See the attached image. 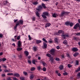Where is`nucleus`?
I'll return each instance as SVG.
<instances>
[{"label": "nucleus", "instance_id": "28", "mask_svg": "<svg viewBox=\"0 0 80 80\" xmlns=\"http://www.w3.org/2000/svg\"><path fill=\"white\" fill-rule=\"evenodd\" d=\"M33 75H31L30 76V79H31V80H32V79H33Z\"/></svg>", "mask_w": 80, "mask_h": 80}, {"label": "nucleus", "instance_id": "56", "mask_svg": "<svg viewBox=\"0 0 80 80\" xmlns=\"http://www.w3.org/2000/svg\"><path fill=\"white\" fill-rule=\"evenodd\" d=\"M6 58H2V61L3 62H4V61H5V60H6Z\"/></svg>", "mask_w": 80, "mask_h": 80}, {"label": "nucleus", "instance_id": "38", "mask_svg": "<svg viewBox=\"0 0 80 80\" xmlns=\"http://www.w3.org/2000/svg\"><path fill=\"white\" fill-rule=\"evenodd\" d=\"M33 50L35 51L37 50V48L36 47H33Z\"/></svg>", "mask_w": 80, "mask_h": 80}, {"label": "nucleus", "instance_id": "31", "mask_svg": "<svg viewBox=\"0 0 80 80\" xmlns=\"http://www.w3.org/2000/svg\"><path fill=\"white\" fill-rule=\"evenodd\" d=\"M37 68L39 71H40V70H42V68H41L40 66L38 67H37Z\"/></svg>", "mask_w": 80, "mask_h": 80}, {"label": "nucleus", "instance_id": "4", "mask_svg": "<svg viewBox=\"0 0 80 80\" xmlns=\"http://www.w3.org/2000/svg\"><path fill=\"white\" fill-rule=\"evenodd\" d=\"M18 47H22V42L20 41H18Z\"/></svg>", "mask_w": 80, "mask_h": 80}, {"label": "nucleus", "instance_id": "21", "mask_svg": "<svg viewBox=\"0 0 80 80\" xmlns=\"http://www.w3.org/2000/svg\"><path fill=\"white\" fill-rule=\"evenodd\" d=\"M78 55V52H76L74 54L73 56L74 57H77V55Z\"/></svg>", "mask_w": 80, "mask_h": 80}, {"label": "nucleus", "instance_id": "20", "mask_svg": "<svg viewBox=\"0 0 80 80\" xmlns=\"http://www.w3.org/2000/svg\"><path fill=\"white\" fill-rule=\"evenodd\" d=\"M22 48H19L17 49V50L18 51H20L22 50Z\"/></svg>", "mask_w": 80, "mask_h": 80}, {"label": "nucleus", "instance_id": "7", "mask_svg": "<svg viewBox=\"0 0 80 80\" xmlns=\"http://www.w3.org/2000/svg\"><path fill=\"white\" fill-rule=\"evenodd\" d=\"M51 25V24L50 23H47L45 24V27L46 28H47V27H50V25Z\"/></svg>", "mask_w": 80, "mask_h": 80}, {"label": "nucleus", "instance_id": "59", "mask_svg": "<svg viewBox=\"0 0 80 80\" xmlns=\"http://www.w3.org/2000/svg\"><path fill=\"white\" fill-rule=\"evenodd\" d=\"M14 23H15V22H17L18 21V19H16V20L14 19Z\"/></svg>", "mask_w": 80, "mask_h": 80}, {"label": "nucleus", "instance_id": "5", "mask_svg": "<svg viewBox=\"0 0 80 80\" xmlns=\"http://www.w3.org/2000/svg\"><path fill=\"white\" fill-rule=\"evenodd\" d=\"M61 37H62L63 38H64V39L66 38V37H69V36L68 35H64V34H62L61 35Z\"/></svg>", "mask_w": 80, "mask_h": 80}, {"label": "nucleus", "instance_id": "16", "mask_svg": "<svg viewBox=\"0 0 80 80\" xmlns=\"http://www.w3.org/2000/svg\"><path fill=\"white\" fill-rule=\"evenodd\" d=\"M38 61L37 60H33L32 61V63L33 64H35V62H37Z\"/></svg>", "mask_w": 80, "mask_h": 80}, {"label": "nucleus", "instance_id": "49", "mask_svg": "<svg viewBox=\"0 0 80 80\" xmlns=\"http://www.w3.org/2000/svg\"><path fill=\"white\" fill-rule=\"evenodd\" d=\"M77 77H79V78H80V73H78L77 75Z\"/></svg>", "mask_w": 80, "mask_h": 80}, {"label": "nucleus", "instance_id": "25", "mask_svg": "<svg viewBox=\"0 0 80 80\" xmlns=\"http://www.w3.org/2000/svg\"><path fill=\"white\" fill-rule=\"evenodd\" d=\"M60 70H62L63 68V66L62 65H60V66H59V67Z\"/></svg>", "mask_w": 80, "mask_h": 80}, {"label": "nucleus", "instance_id": "13", "mask_svg": "<svg viewBox=\"0 0 80 80\" xmlns=\"http://www.w3.org/2000/svg\"><path fill=\"white\" fill-rule=\"evenodd\" d=\"M72 50L74 52H77V51H78V49L77 48H73L72 49Z\"/></svg>", "mask_w": 80, "mask_h": 80}, {"label": "nucleus", "instance_id": "39", "mask_svg": "<svg viewBox=\"0 0 80 80\" xmlns=\"http://www.w3.org/2000/svg\"><path fill=\"white\" fill-rule=\"evenodd\" d=\"M42 40L44 41V42H46V43H47V41L46 40V39H45L44 38H43L42 39Z\"/></svg>", "mask_w": 80, "mask_h": 80}, {"label": "nucleus", "instance_id": "18", "mask_svg": "<svg viewBox=\"0 0 80 80\" xmlns=\"http://www.w3.org/2000/svg\"><path fill=\"white\" fill-rule=\"evenodd\" d=\"M70 24V22H65V25H67V26H68Z\"/></svg>", "mask_w": 80, "mask_h": 80}, {"label": "nucleus", "instance_id": "60", "mask_svg": "<svg viewBox=\"0 0 80 80\" xmlns=\"http://www.w3.org/2000/svg\"><path fill=\"white\" fill-rule=\"evenodd\" d=\"M2 66L4 68H6L7 66H6L5 65H2Z\"/></svg>", "mask_w": 80, "mask_h": 80}, {"label": "nucleus", "instance_id": "54", "mask_svg": "<svg viewBox=\"0 0 80 80\" xmlns=\"http://www.w3.org/2000/svg\"><path fill=\"white\" fill-rule=\"evenodd\" d=\"M49 42L51 43H53V41L52 40H50L49 41Z\"/></svg>", "mask_w": 80, "mask_h": 80}, {"label": "nucleus", "instance_id": "27", "mask_svg": "<svg viewBox=\"0 0 80 80\" xmlns=\"http://www.w3.org/2000/svg\"><path fill=\"white\" fill-rule=\"evenodd\" d=\"M8 3V2L7 1H4L3 2V4L4 5H6V4H7Z\"/></svg>", "mask_w": 80, "mask_h": 80}, {"label": "nucleus", "instance_id": "51", "mask_svg": "<svg viewBox=\"0 0 80 80\" xmlns=\"http://www.w3.org/2000/svg\"><path fill=\"white\" fill-rule=\"evenodd\" d=\"M42 70H43L44 72H45V71H46V68H43Z\"/></svg>", "mask_w": 80, "mask_h": 80}, {"label": "nucleus", "instance_id": "6", "mask_svg": "<svg viewBox=\"0 0 80 80\" xmlns=\"http://www.w3.org/2000/svg\"><path fill=\"white\" fill-rule=\"evenodd\" d=\"M14 76H15V77H20V74L18 73H15L14 74Z\"/></svg>", "mask_w": 80, "mask_h": 80}, {"label": "nucleus", "instance_id": "52", "mask_svg": "<svg viewBox=\"0 0 80 80\" xmlns=\"http://www.w3.org/2000/svg\"><path fill=\"white\" fill-rule=\"evenodd\" d=\"M14 39L15 40H17V36H15L14 37Z\"/></svg>", "mask_w": 80, "mask_h": 80}, {"label": "nucleus", "instance_id": "22", "mask_svg": "<svg viewBox=\"0 0 80 80\" xmlns=\"http://www.w3.org/2000/svg\"><path fill=\"white\" fill-rule=\"evenodd\" d=\"M43 15H48V12H43Z\"/></svg>", "mask_w": 80, "mask_h": 80}, {"label": "nucleus", "instance_id": "62", "mask_svg": "<svg viewBox=\"0 0 80 80\" xmlns=\"http://www.w3.org/2000/svg\"><path fill=\"white\" fill-rule=\"evenodd\" d=\"M3 55V52H0V56H1Z\"/></svg>", "mask_w": 80, "mask_h": 80}, {"label": "nucleus", "instance_id": "24", "mask_svg": "<svg viewBox=\"0 0 80 80\" xmlns=\"http://www.w3.org/2000/svg\"><path fill=\"white\" fill-rule=\"evenodd\" d=\"M63 43H64V44H65L66 45H67V44L68 43L67 41L66 40H64L63 42Z\"/></svg>", "mask_w": 80, "mask_h": 80}, {"label": "nucleus", "instance_id": "37", "mask_svg": "<svg viewBox=\"0 0 80 80\" xmlns=\"http://www.w3.org/2000/svg\"><path fill=\"white\" fill-rule=\"evenodd\" d=\"M69 25L70 27H72V26H73V23L72 22H69Z\"/></svg>", "mask_w": 80, "mask_h": 80}, {"label": "nucleus", "instance_id": "40", "mask_svg": "<svg viewBox=\"0 0 80 80\" xmlns=\"http://www.w3.org/2000/svg\"><path fill=\"white\" fill-rule=\"evenodd\" d=\"M23 74H24V75H27V72H23Z\"/></svg>", "mask_w": 80, "mask_h": 80}, {"label": "nucleus", "instance_id": "58", "mask_svg": "<svg viewBox=\"0 0 80 80\" xmlns=\"http://www.w3.org/2000/svg\"><path fill=\"white\" fill-rule=\"evenodd\" d=\"M3 37V35L2 34H0V38H2Z\"/></svg>", "mask_w": 80, "mask_h": 80}, {"label": "nucleus", "instance_id": "57", "mask_svg": "<svg viewBox=\"0 0 80 80\" xmlns=\"http://www.w3.org/2000/svg\"><path fill=\"white\" fill-rule=\"evenodd\" d=\"M63 75H68L67 73L64 72V73H63Z\"/></svg>", "mask_w": 80, "mask_h": 80}, {"label": "nucleus", "instance_id": "61", "mask_svg": "<svg viewBox=\"0 0 80 80\" xmlns=\"http://www.w3.org/2000/svg\"><path fill=\"white\" fill-rule=\"evenodd\" d=\"M20 79H21V80H24V78L22 77H21L20 78Z\"/></svg>", "mask_w": 80, "mask_h": 80}, {"label": "nucleus", "instance_id": "42", "mask_svg": "<svg viewBox=\"0 0 80 80\" xmlns=\"http://www.w3.org/2000/svg\"><path fill=\"white\" fill-rule=\"evenodd\" d=\"M17 39L18 40L20 39V36H18L17 37Z\"/></svg>", "mask_w": 80, "mask_h": 80}, {"label": "nucleus", "instance_id": "23", "mask_svg": "<svg viewBox=\"0 0 80 80\" xmlns=\"http://www.w3.org/2000/svg\"><path fill=\"white\" fill-rule=\"evenodd\" d=\"M43 45H44V48H47V44L45 43V42H44L43 43Z\"/></svg>", "mask_w": 80, "mask_h": 80}, {"label": "nucleus", "instance_id": "2", "mask_svg": "<svg viewBox=\"0 0 80 80\" xmlns=\"http://www.w3.org/2000/svg\"><path fill=\"white\" fill-rule=\"evenodd\" d=\"M50 53L51 54V55H55V50H54V49H52L50 50Z\"/></svg>", "mask_w": 80, "mask_h": 80}, {"label": "nucleus", "instance_id": "50", "mask_svg": "<svg viewBox=\"0 0 80 80\" xmlns=\"http://www.w3.org/2000/svg\"><path fill=\"white\" fill-rule=\"evenodd\" d=\"M76 35L77 36H80V32L76 34Z\"/></svg>", "mask_w": 80, "mask_h": 80}, {"label": "nucleus", "instance_id": "46", "mask_svg": "<svg viewBox=\"0 0 80 80\" xmlns=\"http://www.w3.org/2000/svg\"><path fill=\"white\" fill-rule=\"evenodd\" d=\"M13 80H18L15 77H14L13 78Z\"/></svg>", "mask_w": 80, "mask_h": 80}, {"label": "nucleus", "instance_id": "19", "mask_svg": "<svg viewBox=\"0 0 80 80\" xmlns=\"http://www.w3.org/2000/svg\"><path fill=\"white\" fill-rule=\"evenodd\" d=\"M74 40H76V41H78V40H79V38H78L75 37H74Z\"/></svg>", "mask_w": 80, "mask_h": 80}, {"label": "nucleus", "instance_id": "29", "mask_svg": "<svg viewBox=\"0 0 80 80\" xmlns=\"http://www.w3.org/2000/svg\"><path fill=\"white\" fill-rule=\"evenodd\" d=\"M42 17H43V18H47V17H46V16H45V15L42 14Z\"/></svg>", "mask_w": 80, "mask_h": 80}, {"label": "nucleus", "instance_id": "3", "mask_svg": "<svg viewBox=\"0 0 80 80\" xmlns=\"http://www.w3.org/2000/svg\"><path fill=\"white\" fill-rule=\"evenodd\" d=\"M78 27H79V23H77L74 27V29H77Z\"/></svg>", "mask_w": 80, "mask_h": 80}, {"label": "nucleus", "instance_id": "64", "mask_svg": "<svg viewBox=\"0 0 80 80\" xmlns=\"http://www.w3.org/2000/svg\"><path fill=\"white\" fill-rule=\"evenodd\" d=\"M8 80H12V79L10 78H8Z\"/></svg>", "mask_w": 80, "mask_h": 80}, {"label": "nucleus", "instance_id": "8", "mask_svg": "<svg viewBox=\"0 0 80 80\" xmlns=\"http://www.w3.org/2000/svg\"><path fill=\"white\" fill-rule=\"evenodd\" d=\"M58 33H59V34L62 33V34H63V33H64V31H63L62 30H59V31H58Z\"/></svg>", "mask_w": 80, "mask_h": 80}, {"label": "nucleus", "instance_id": "47", "mask_svg": "<svg viewBox=\"0 0 80 80\" xmlns=\"http://www.w3.org/2000/svg\"><path fill=\"white\" fill-rule=\"evenodd\" d=\"M28 37L29 38V40H32V38H31V37L30 36V35H29L28 36Z\"/></svg>", "mask_w": 80, "mask_h": 80}, {"label": "nucleus", "instance_id": "41", "mask_svg": "<svg viewBox=\"0 0 80 80\" xmlns=\"http://www.w3.org/2000/svg\"><path fill=\"white\" fill-rule=\"evenodd\" d=\"M47 57H51V55H50V54H47Z\"/></svg>", "mask_w": 80, "mask_h": 80}, {"label": "nucleus", "instance_id": "53", "mask_svg": "<svg viewBox=\"0 0 80 80\" xmlns=\"http://www.w3.org/2000/svg\"><path fill=\"white\" fill-rule=\"evenodd\" d=\"M5 72H9V71L8 70H7V69H6L4 70Z\"/></svg>", "mask_w": 80, "mask_h": 80}, {"label": "nucleus", "instance_id": "10", "mask_svg": "<svg viewBox=\"0 0 80 80\" xmlns=\"http://www.w3.org/2000/svg\"><path fill=\"white\" fill-rule=\"evenodd\" d=\"M18 57H19V58L20 59L22 58V54H18Z\"/></svg>", "mask_w": 80, "mask_h": 80}, {"label": "nucleus", "instance_id": "55", "mask_svg": "<svg viewBox=\"0 0 80 80\" xmlns=\"http://www.w3.org/2000/svg\"><path fill=\"white\" fill-rule=\"evenodd\" d=\"M56 60H57V61H59L60 60V59H59L58 58H56L55 59Z\"/></svg>", "mask_w": 80, "mask_h": 80}, {"label": "nucleus", "instance_id": "32", "mask_svg": "<svg viewBox=\"0 0 80 80\" xmlns=\"http://www.w3.org/2000/svg\"><path fill=\"white\" fill-rule=\"evenodd\" d=\"M68 68H70L71 67H72V65L71 64H69L68 65Z\"/></svg>", "mask_w": 80, "mask_h": 80}, {"label": "nucleus", "instance_id": "34", "mask_svg": "<svg viewBox=\"0 0 80 80\" xmlns=\"http://www.w3.org/2000/svg\"><path fill=\"white\" fill-rule=\"evenodd\" d=\"M80 71V68H78V69L76 70V72H77Z\"/></svg>", "mask_w": 80, "mask_h": 80}, {"label": "nucleus", "instance_id": "14", "mask_svg": "<svg viewBox=\"0 0 80 80\" xmlns=\"http://www.w3.org/2000/svg\"><path fill=\"white\" fill-rule=\"evenodd\" d=\"M57 16H58V15L56 13H54L52 15V17H54L55 18L57 17Z\"/></svg>", "mask_w": 80, "mask_h": 80}, {"label": "nucleus", "instance_id": "36", "mask_svg": "<svg viewBox=\"0 0 80 80\" xmlns=\"http://www.w3.org/2000/svg\"><path fill=\"white\" fill-rule=\"evenodd\" d=\"M33 5H37L38 4V2H33Z\"/></svg>", "mask_w": 80, "mask_h": 80}, {"label": "nucleus", "instance_id": "15", "mask_svg": "<svg viewBox=\"0 0 80 80\" xmlns=\"http://www.w3.org/2000/svg\"><path fill=\"white\" fill-rule=\"evenodd\" d=\"M24 53L25 54L26 56H28V54H29V53H28V52L27 51H25L24 52Z\"/></svg>", "mask_w": 80, "mask_h": 80}, {"label": "nucleus", "instance_id": "35", "mask_svg": "<svg viewBox=\"0 0 80 80\" xmlns=\"http://www.w3.org/2000/svg\"><path fill=\"white\" fill-rule=\"evenodd\" d=\"M19 22L20 24H22V23H23V21H22V20H20L19 21Z\"/></svg>", "mask_w": 80, "mask_h": 80}, {"label": "nucleus", "instance_id": "45", "mask_svg": "<svg viewBox=\"0 0 80 80\" xmlns=\"http://www.w3.org/2000/svg\"><path fill=\"white\" fill-rule=\"evenodd\" d=\"M32 19L33 21H35V17H33Z\"/></svg>", "mask_w": 80, "mask_h": 80}, {"label": "nucleus", "instance_id": "1", "mask_svg": "<svg viewBox=\"0 0 80 80\" xmlns=\"http://www.w3.org/2000/svg\"><path fill=\"white\" fill-rule=\"evenodd\" d=\"M68 14V12L63 11L62 12L61 14H60V17H63V16H64V15H67Z\"/></svg>", "mask_w": 80, "mask_h": 80}, {"label": "nucleus", "instance_id": "11", "mask_svg": "<svg viewBox=\"0 0 80 80\" xmlns=\"http://www.w3.org/2000/svg\"><path fill=\"white\" fill-rule=\"evenodd\" d=\"M54 41L56 43H58V39L57 38H54Z\"/></svg>", "mask_w": 80, "mask_h": 80}, {"label": "nucleus", "instance_id": "63", "mask_svg": "<svg viewBox=\"0 0 80 80\" xmlns=\"http://www.w3.org/2000/svg\"><path fill=\"white\" fill-rule=\"evenodd\" d=\"M28 63H29L30 64L31 63V61H30V60H28Z\"/></svg>", "mask_w": 80, "mask_h": 80}, {"label": "nucleus", "instance_id": "17", "mask_svg": "<svg viewBox=\"0 0 80 80\" xmlns=\"http://www.w3.org/2000/svg\"><path fill=\"white\" fill-rule=\"evenodd\" d=\"M41 42H42V41L40 40H36V43L38 44L40 43H41Z\"/></svg>", "mask_w": 80, "mask_h": 80}, {"label": "nucleus", "instance_id": "43", "mask_svg": "<svg viewBox=\"0 0 80 80\" xmlns=\"http://www.w3.org/2000/svg\"><path fill=\"white\" fill-rule=\"evenodd\" d=\"M53 58L52 57H51L50 58V61H51V62H53Z\"/></svg>", "mask_w": 80, "mask_h": 80}, {"label": "nucleus", "instance_id": "26", "mask_svg": "<svg viewBox=\"0 0 80 80\" xmlns=\"http://www.w3.org/2000/svg\"><path fill=\"white\" fill-rule=\"evenodd\" d=\"M35 70V68L34 67H32L31 69V71H33V70Z\"/></svg>", "mask_w": 80, "mask_h": 80}, {"label": "nucleus", "instance_id": "30", "mask_svg": "<svg viewBox=\"0 0 80 80\" xmlns=\"http://www.w3.org/2000/svg\"><path fill=\"white\" fill-rule=\"evenodd\" d=\"M42 65L44 67H46L47 66V64L45 62H42Z\"/></svg>", "mask_w": 80, "mask_h": 80}, {"label": "nucleus", "instance_id": "48", "mask_svg": "<svg viewBox=\"0 0 80 80\" xmlns=\"http://www.w3.org/2000/svg\"><path fill=\"white\" fill-rule=\"evenodd\" d=\"M8 75H13L12 73H8L7 74Z\"/></svg>", "mask_w": 80, "mask_h": 80}, {"label": "nucleus", "instance_id": "9", "mask_svg": "<svg viewBox=\"0 0 80 80\" xmlns=\"http://www.w3.org/2000/svg\"><path fill=\"white\" fill-rule=\"evenodd\" d=\"M19 24H20V23H19V22H18L16 24L15 26L14 27V30H15V29H16L17 28V26H18V25H19Z\"/></svg>", "mask_w": 80, "mask_h": 80}, {"label": "nucleus", "instance_id": "12", "mask_svg": "<svg viewBox=\"0 0 80 80\" xmlns=\"http://www.w3.org/2000/svg\"><path fill=\"white\" fill-rule=\"evenodd\" d=\"M36 15L38 18H40V14H39V13H38V12H36Z\"/></svg>", "mask_w": 80, "mask_h": 80}, {"label": "nucleus", "instance_id": "44", "mask_svg": "<svg viewBox=\"0 0 80 80\" xmlns=\"http://www.w3.org/2000/svg\"><path fill=\"white\" fill-rule=\"evenodd\" d=\"M78 61H76V65H78Z\"/></svg>", "mask_w": 80, "mask_h": 80}, {"label": "nucleus", "instance_id": "33", "mask_svg": "<svg viewBox=\"0 0 80 80\" xmlns=\"http://www.w3.org/2000/svg\"><path fill=\"white\" fill-rule=\"evenodd\" d=\"M42 6L44 8H46V7H45V5L44 4L42 3Z\"/></svg>", "mask_w": 80, "mask_h": 80}]
</instances>
